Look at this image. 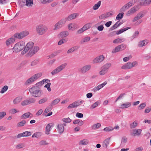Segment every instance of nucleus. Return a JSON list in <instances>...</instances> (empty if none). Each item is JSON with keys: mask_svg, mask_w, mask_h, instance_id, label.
Returning a JSON list of instances; mask_svg holds the SVG:
<instances>
[{"mask_svg": "<svg viewBox=\"0 0 151 151\" xmlns=\"http://www.w3.org/2000/svg\"><path fill=\"white\" fill-rule=\"evenodd\" d=\"M34 44L32 42H28L25 46L24 49L21 52L22 55L25 54L29 50V52L27 54V55L28 57H31L36 53L39 50L38 47H34Z\"/></svg>", "mask_w": 151, "mask_h": 151, "instance_id": "f257e3e1", "label": "nucleus"}, {"mask_svg": "<svg viewBox=\"0 0 151 151\" xmlns=\"http://www.w3.org/2000/svg\"><path fill=\"white\" fill-rule=\"evenodd\" d=\"M30 94L35 97H40L42 94L40 87L37 86H34L29 89Z\"/></svg>", "mask_w": 151, "mask_h": 151, "instance_id": "f03ea898", "label": "nucleus"}, {"mask_svg": "<svg viewBox=\"0 0 151 151\" xmlns=\"http://www.w3.org/2000/svg\"><path fill=\"white\" fill-rule=\"evenodd\" d=\"M25 46V43L23 41H21L16 43L12 49L13 52H18L22 50Z\"/></svg>", "mask_w": 151, "mask_h": 151, "instance_id": "7ed1b4c3", "label": "nucleus"}, {"mask_svg": "<svg viewBox=\"0 0 151 151\" xmlns=\"http://www.w3.org/2000/svg\"><path fill=\"white\" fill-rule=\"evenodd\" d=\"M48 30L47 26L42 24H40L36 27V32L40 35H42L45 33Z\"/></svg>", "mask_w": 151, "mask_h": 151, "instance_id": "20e7f679", "label": "nucleus"}, {"mask_svg": "<svg viewBox=\"0 0 151 151\" xmlns=\"http://www.w3.org/2000/svg\"><path fill=\"white\" fill-rule=\"evenodd\" d=\"M111 66V64L110 63H107L103 65L101 68V70L99 72V74L102 76L106 74Z\"/></svg>", "mask_w": 151, "mask_h": 151, "instance_id": "39448f33", "label": "nucleus"}, {"mask_svg": "<svg viewBox=\"0 0 151 151\" xmlns=\"http://www.w3.org/2000/svg\"><path fill=\"white\" fill-rule=\"evenodd\" d=\"M67 65V64L65 63L59 65L51 72L52 75L53 76L61 72L65 68Z\"/></svg>", "mask_w": 151, "mask_h": 151, "instance_id": "423d86ee", "label": "nucleus"}, {"mask_svg": "<svg viewBox=\"0 0 151 151\" xmlns=\"http://www.w3.org/2000/svg\"><path fill=\"white\" fill-rule=\"evenodd\" d=\"M66 22L64 18L58 21L54 26L53 30H55L61 28L65 24Z\"/></svg>", "mask_w": 151, "mask_h": 151, "instance_id": "0eeeda50", "label": "nucleus"}, {"mask_svg": "<svg viewBox=\"0 0 151 151\" xmlns=\"http://www.w3.org/2000/svg\"><path fill=\"white\" fill-rule=\"evenodd\" d=\"M91 68V65L88 64L83 66L78 69V71L82 74H85L90 70Z\"/></svg>", "mask_w": 151, "mask_h": 151, "instance_id": "6e6552de", "label": "nucleus"}, {"mask_svg": "<svg viewBox=\"0 0 151 151\" xmlns=\"http://www.w3.org/2000/svg\"><path fill=\"white\" fill-rule=\"evenodd\" d=\"M126 48V46L124 44H122L119 45L113 49L111 52L114 53L118 52H121L124 50Z\"/></svg>", "mask_w": 151, "mask_h": 151, "instance_id": "1a4fd4ad", "label": "nucleus"}, {"mask_svg": "<svg viewBox=\"0 0 151 151\" xmlns=\"http://www.w3.org/2000/svg\"><path fill=\"white\" fill-rule=\"evenodd\" d=\"M29 34L28 31H25L19 33H16L14 35V37L15 38L19 39H21Z\"/></svg>", "mask_w": 151, "mask_h": 151, "instance_id": "9d476101", "label": "nucleus"}, {"mask_svg": "<svg viewBox=\"0 0 151 151\" xmlns=\"http://www.w3.org/2000/svg\"><path fill=\"white\" fill-rule=\"evenodd\" d=\"M134 4L133 1L131 0L127 4L124 5L120 9L121 12H124L128 9L131 6Z\"/></svg>", "mask_w": 151, "mask_h": 151, "instance_id": "9b49d317", "label": "nucleus"}, {"mask_svg": "<svg viewBox=\"0 0 151 151\" xmlns=\"http://www.w3.org/2000/svg\"><path fill=\"white\" fill-rule=\"evenodd\" d=\"M84 102L83 100H80L76 101L72 104H70L68 107V109L76 108L81 105L82 103Z\"/></svg>", "mask_w": 151, "mask_h": 151, "instance_id": "f8f14e48", "label": "nucleus"}, {"mask_svg": "<svg viewBox=\"0 0 151 151\" xmlns=\"http://www.w3.org/2000/svg\"><path fill=\"white\" fill-rule=\"evenodd\" d=\"M66 125V124L64 123L63 124L59 123L57 125V129L59 134H62L64 132L65 129L64 126H65Z\"/></svg>", "mask_w": 151, "mask_h": 151, "instance_id": "ddd939ff", "label": "nucleus"}, {"mask_svg": "<svg viewBox=\"0 0 151 151\" xmlns=\"http://www.w3.org/2000/svg\"><path fill=\"white\" fill-rule=\"evenodd\" d=\"M138 9V6L137 5L135 6L130 9L127 12L126 15L127 16H129L131 15H132L137 11Z\"/></svg>", "mask_w": 151, "mask_h": 151, "instance_id": "4468645a", "label": "nucleus"}, {"mask_svg": "<svg viewBox=\"0 0 151 151\" xmlns=\"http://www.w3.org/2000/svg\"><path fill=\"white\" fill-rule=\"evenodd\" d=\"M105 57L103 55L98 56L94 59L93 62L94 63H97L102 62L104 59Z\"/></svg>", "mask_w": 151, "mask_h": 151, "instance_id": "2eb2a0df", "label": "nucleus"}, {"mask_svg": "<svg viewBox=\"0 0 151 151\" xmlns=\"http://www.w3.org/2000/svg\"><path fill=\"white\" fill-rule=\"evenodd\" d=\"M79 16V14L77 13H75L70 14L68 17L64 18L65 20V22L66 21H69L71 20L75 19Z\"/></svg>", "mask_w": 151, "mask_h": 151, "instance_id": "dca6fc26", "label": "nucleus"}, {"mask_svg": "<svg viewBox=\"0 0 151 151\" xmlns=\"http://www.w3.org/2000/svg\"><path fill=\"white\" fill-rule=\"evenodd\" d=\"M144 12L142 11L138 13L134 18L132 21V22H134L142 18L144 16V14H143Z\"/></svg>", "mask_w": 151, "mask_h": 151, "instance_id": "f3484780", "label": "nucleus"}, {"mask_svg": "<svg viewBox=\"0 0 151 151\" xmlns=\"http://www.w3.org/2000/svg\"><path fill=\"white\" fill-rule=\"evenodd\" d=\"M31 132H30L25 131L22 133L19 134L17 136V138H19L22 137H28L31 135Z\"/></svg>", "mask_w": 151, "mask_h": 151, "instance_id": "a211bd4d", "label": "nucleus"}, {"mask_svg": "<svg viewBox=\"0 0 151 151\" xmlns=\"http://www.w3.org/2000/svg\"><path fill=\"white\" fill-rule=\"evenodd\" d=\"M107 83V81H106L101 84L95 87L93 89V91L94 92L99 91L101 88H103Z\"/></svg>", "mask_w": 151, "mask_h": 151, "instance_id": "6ab92c4d", "label": "nucleus"}, {"mask_svg": "<svg viewBox=\"0 0 151 151\" xmlns=\"http://www.w3.org/2000/svg\"><path fill=\"white\" fill-rule=\"evenodd\" d=\"M142 130L139 129H135L133 130V132L131 134V135L133 136H139L141 134Z\"/></svg>", "mask_w": 151, "mask_h": 151, "instance_id": "aec40b11", "label": "nucleus"}, {"mask_svg": "<svg viewBox=\"0 0 151 151\" xmlns=\"http://www.w3.org/2000/svg\"><path fill=\"white\" fill-rule=\"evenodd\" d=\"M151 3V0H140L139 4L141 6H147Z\"/></svg>", "mask_w": 151, "mask_h": 151, "instance_id": "412c9836", "label": "nucleus"}, {"mask_svg": "<svg viewBox=\"0 0 151 151\" xmlns=\"http://www.w3.org/2000/svg\"><path fill=\"white\" fill-rule=\"evenodd\" d=\"M132 64L130 62H128L122 65L121 68L122 69H130L132 68Z\"/></svg>", "mask_w": 151, "mask_h": 151, "instance_id": "4be33fe9", "label": "nucleus"}, {"mask_svg": "<svg viewBox=\"0 0 151 151\" xmlns=\"http://www.w3.org/2000/svg\"><path fill=\"white\" fill-rule=\"evenodd\" d=\"M53 126V124L52 123L48 124L46 127V131L45 133L47 134H50L49 132L51 130V127Z\"/></svg>", "mask_w": 151, "mask_h": 151, "instance_id": "5701e85b", "label": "nucleus"}, {"mask_svg": "<svg viewBox=\"0 0 151 151\" xmlns=\"http://www.w3.org/2000/svg\"><path fill=\"white\" fill-rule=\"evenodd\" d=\"M68 29L70 30H74L76 28V25L75 23H71L68 24Z\"/></svg>", "mask_w": 151, "mask_h": 151, "instance_id": "b1692460", "label": "nucleus"}, {"mask_svg": "<svg viewBox=\"0 0 151 151\" xmlns=\"http://www.w3.org/2000/svg\"><path fill=\"white\" fill-rule=\"evenodd\" d=\"M32 116V115L30 112H27L25 113L22 116H21L20 118L21 119H26L27 118H28L29 116Z\"/></svg>", "mask_w": 151, "mask_h": 151, "instance_id": "393cba45", "label": "nucleus"}, {"mask_svg": "<svg viewBox=\"0 0 151 151\" xmlns=\"http://www.w3.org/2000/svg\"><path fill=\"white\" fill-rule=\"evenodd\" d=\"M89 143V140L87 139H84L81 140L79 142V145H88Z\"/></svg>", "mask_w": 151, "mask_h": 151, "instance_id": "a878e982", "label": "nucleus"}, {"mask_svg": "<svg viewBox=\"0 0 151 151\" xmlns=\"http://www.w3.org/2000/svg\"><path fill=\"white\" fill-rule=\"evenodd\" d=\"M15 41V39L13 38H10L7 39L6 41V44L7 46H8L13 43Z\"/></svg>", "mask_w": 151, "mask_h": 151, "instance_id": "bb28decb", "label": "nucleus"}, {"mask_svg": "<svg viewBox=\"0 0 151 151\" xmlns=\"http://www.w3.org/2000/svg\"><path fill=\"white\" fill-rule=\"evenodd\" d=\"M60 98H59L55 99L51 102L50 106L51 107L53 106L58 104L60 101Z\"/></svg>", "mask_w": 151, "mask_h": 151, "instance_id": "cd10ccee", "label": "nucleus"}, {"mask_svg": "<svg viewBox=\"0 0 151 151\" xmlns=\"http://www.w3.org/2000/svg\"><path fill=\"white\" fill-rule=\"evenodd\" d=\"M131 105V104L129 102H127L126 103L122 104L120 106V108L121 109H124L130 107Z\"/></svg>", "mask_w": 151, "mask_h": 151, "instance_id": "c85d7f7f", "label": "nucleus"}, {"mask_svg": "<svg viewBox=\"0 0 151 151\" xmlns=\"http://www.w3.org/2000/svg\"><path fill=\"white\" fill-rule=\"evenodd\" d=\"M110 139V137L108 138H106L104 141L103 143V146L104 147L106 148H107V146L109 144Z\"/></svg>", "mask_w": 151, "mask_h": 151, "instance_id": "c756f323", "label": "nucleus"}, {"mask_svg": "<svg viewBox=\"0 0 151 151\" xmlns=\"http://www.w3.org/2000/svg\"><path fill=\"white\" fill-rule=\"evenodd\" d=\"M35 81L33 78L32 76L29 78L25 82L24 84L26 85H27L29 84H31Z\"/></svg>", "mask_w": 151, "mask_h": 151, "instance_id": "7c9ffc66", "label": "nucleus"}, {"mask_svg": "<svg viewBox=\"0 0 151 151\" xmlns=\"http://www.w3.org/2000/svg\"><path fill=\"white\" fill-rule=\"evenodd\" d=\"M25 5L28 7H32L33 5V0H25Z\"/></svg>", "mask_w": 151, "mask_h": 151, "instance_id": "2f4dec72", "label": "nucleus"}, {"mask_svg": "<svg viewBox=\"0 0 151 151\" xmlns=\"http://www.w3.org/2000/svg\"><path fill=\"white\" fill-rule=\"evenodd\" d=\"M68 35L69 33L67 31L62 32L59 34L60 37L62 38L65 37L67 36Z\"/></svg>", "mask_w": 151, "mask_h": 151, "instance_id": "473e14b6", "label": "nucleus"}, {"mask_svg": "<svg viewBox=\"0 0 151 151\" xmlns=\"http://www.w3.org/2000/svg\"><path fill=\"white\" fill-rule=\"evenodd\" d=\"M73 123L75 124H78L80 126H81L83 124V122L82 120L77 119L74 120Z\"/></svg>", "mask_w": 151, "mask_h": 151, "instance_id": "72a5a7b5", "label": "nucleus"}, {"mask_svg": "<svg viewBox=\"0 0 151 151\" xmlns=\"http://www.w3.org/2000/svg\"><path fill=\"white\" fill-rule=\"evenodd\" d=\"M91 38L89 37H85L82 39L80 42V43L81 44H83L84 43L87 42L89 41Z\"/></svg>", "mask_w": 151, "mask_h": 151, "instance_id": "f704fd0d", "label": "nucleus"}, {"mask_svg": "<svg viewBox=\"0 0 151 151\" xmlns=\"http://www.w3.org/2000/svg\"><path fill=\"white\" fill-rule=\"evenodd\" d=\"M25 145L23 143L18 144L15 146V148L17 149H20L25 147Z\"/></svg>", "mask_w": 151, "mask_h": 151, "instance_id": "c9c22d12", "label": "nucleus"}, {"mask_svg": "<svg viewBox=\"0 0 151 151\" xmlns=\"http://www.w3.org/2000/svg\"><path fill=\"white\" fill-rule=\"evenodd\" d=\"M120 25V23H119V21L116 22L114 25L112 26L109 29L110 31H112L117 28V27Z\"/></svg>", "mask_w": 151, "mask_h": 151, "instance_id": "e433bc0d", "label": "nucleus"}, {"mask_svg": "<svg viewBox=\"0 0 151 151\" xmlns=\"http://www.w3.org/2000/svg\"><path fill=\"white\" fill-rule=\"evenodd\" d=\"M26 123V122L25 120H23L19 122L17 124V127H21L24 126Z\"/></svg>", "mask_w": 151, "mask_h": 151, "instance_id": "4c0bfd02", "label": "nucleus"}, {"mask_svg": "<svg viewBox=\"0 0 151 151\" xmlns=\"http://www.w3.org/2000/svg\"><path fill=\"white\" fill-rule=\"evenodd\" d=\"M42 74L41 73H39L34 75L32 76V77L35 80V81L40 78V77H41L42 76Z\"/></svg>", "mask_w": 151, "mask_h": 151, "instance_id": "58836bf2", "label": "nucleus"}, {"mask_svg": "<svg viewBox=\"0 0 151 151\" xmlns=\"http://www.w3.org/2000/svg\"><path fill=\"white\" fill-rule=\"evenodd\" d=\"M124 40L121 38H118L114 40L113 42L114 43L116 44L121 43L124 41Z\"/></svg>", "mask_w": 151, "mask_h": 151, "instance_id": "ea45409f", "label": "nucleus"}, {"mask_svg": "<svg viewBox=\"0 0 151 151\" xmlns=\"http://www.w3.org/2000/svg\"><path fill=\"white\" fill-rule=\"evenodd\" d=\"M101 3V1H99L98 2L95 4L93 7V9L94 10H96L98 9L99 7L100 6Z\"/></svg>", "mask_w": 151, "mask_h": 151, "instance_id": "a19ab883", "label": "nucleus"}, {"mask_svg": "<svg viewBox=\"0 0 151 151\" xmlns=\"http://www.w3.org/2000/svg\"><path fill=\"white\" fill-rule=\"evenodd\" d=\"M147 44V41L146 40H144L139 42L138 45L139 47H142L146 45Z\"/></svg>", "mask_w": 151, "mask_h": 151, "instance_id": "79ce46f5", "label": "nucleus"}, {"mask_svg": "<svg viewBox=\"0 0 151 151\" xmlns=\"http://www.w3.org/2000/svg\"><path fill=\"white\" fill-rule=\"evenodd\" d=\"M101 126V124L98 123L95 124L91 126L92 129L93 130H96L99 128Z\"/></svg>", "mask_w": 151, "mask_h": 151, "instance_id": "37998d69", "label": "nucleus"}, {"mask_svg": "<svg viewBox=\"0 0 151 151\" xmlns=\"http://www.w3.org/2000/svg\"><path fill=\"white\" fill-rule=\"evenodd\" d=\"M130 28H131L130 27H127L123 29H121L119 30L118 31H117L116 34L117 35H119V34L123 32L124 31H125L129 29Z\"/></svg>", "mask_w": 151, "mask_h": 151, "instance_id": "c03bdc74", "label": "nucleus"}, {"mask_svg": "<svg viewBox=\"0 0 151 151\" xmlns=\"http://www.w3.org/2000/svg\"><path fill=\"white\" fill-rule=\"evenodd\" d=\"M42 135V133L41 132H36L34 133L32 136V138L36 137L38 138Z\"/></svg>", "mask_w": 151, "mask_h": 151, "instance_id": "a18cd8bd", "label": "nucleus"}, {"mask_svg": "<svg viewBox=\"0 0 151 151\" xmlns=\"http://www.w3.org/2000/svg\"><path fill=\"white\" fill-rule=\"evenodd\" d=\"M21 101V99L19 97H17L13 101L14 104H19Z\"/></svg>", "mask_w": 151, "mask_h": 151, "instance_id": "49530a36", "label": "nucleus"}, {"mask_svg": "<svg viewBox=\"0 0 151 151\" xmlns=\"http://www.w3.org/2000/svg\"><path fill=\"white\" fill-rule=\"evenodd\" d=\"M139 34V32L138 31L135 32L133 35L130 37V40H132L134 39L138 36Z\"/></svg>", "mask_w": 151, "mask_h": 151, "instance_id": "de8ad7c7", "label": "nucleus"}, {"mask_svg": "<svg viewBox=\"0 0 151 151\" xmlns=\"http://www.w3.org/2000/svg\"><path fill=\"white\" fill-rule=\"evenodd\" d=\"M62 121L64 122L69 123L71 122L72 120L69 117H68L62 119Z\"/></svg>", "mask_w": 151, "mask_h": 151, "instance_id": "09e8293b", "label": "nucleus"}, {"mask_svg": "<svg viewBox=\"0 0 151 151\" xmlns=\"http://www.w3.org/2000/svg\"><path fill=\"white\" fill-rule=\"evenodd\" d=\"M47 97H44L40 99L38 101V103L39 104H41L46 102L47 100Z\"/></svg>", "mask_w": 151, "mask_h": 151, "instance_id": "8fccbe9b", "label": "nucleus"}, {"mask_svg": "<svg viewBox=\"0 0 151 151\" xmlns=\"http://www.w3.org/2000/svg\"><path fill=\"white\" fill-rule=\"evenodd\" d=\"M138 125V123L136 121H134L130 124V127L131 129L135 128Z\"/></svg>", "mask_w": 151, "mask_h": 151, "instance_id": "3c124183", "label": "nucleus"}, {"mask_svg": "<svg viewBox=\"0 0 151 151\" xmlns=\"http://www.w3.org/2000/svg\"><path fill=\"white\" fill-rule=\"evenodd\" d=\"M124 13L123 12H121L119 13L117 16L116 19L117 20H119L122 18L123 17V15Z\"/></svg>", "mask_w": 151, "mask_h": 151, "instance_id": "603ef678", "label": "nucleus"}, {"mask_svg": "<svg viewBox=\"0 0 151 151\" xmlns=\"http://www.w3.org/2000/svg\"><path fill=\"white\" fill-rule=\"evenodd\" d=\"M53 0H40V1L42 4H47L52 2Z\"/></svg>", "mask_w": 151, "mask_h": 151, "instance_id": "864d4df0", "label": "nucleus"}, {"mask_svg": "<svg viewBox=\"0 0 151 151\" xmlns=\"http://www.w3.org/2000/svg\"><path fill=\"white\" fill-rule=\"evenodd\" d=\"M8 87L7 86H4L1 89V90L0 91V93H4L5 91H6L8 89Z\"/></svg>", "mask_w": 151, "mask_h": 151, "instance_id": "5fc2aeb1", "label": "nucleus"}, {"mask_svg": "<svg viewBox=\"0 0 151 151\" xmlns=\"http://www.w3.org/2000/svg\"><path fill=\"white\" fill-rule=\"evenodd\" d=\"M146 104L145 103H142L138 107V109L139 110L143 109L146 106Z\"/></svg>", "mask_w": 151, "mask_h": 151, "instance_id": "6e6d98bb", "label": "nucleus"}, {"mask_svg": "<svg viewBox=\"0 0 151 151\" xmlns=\"http://www.w3.org/2000/svg\"><path fill=\"white\" fill-rule=\"evenodd\" d=\"M19 112V111L15 109H12L9 111V113L11 114H14Z\"/></svg>", "mask_w": 151, "mask_h": 151, "instance_id": "4d7b16f0", "label": "nucleus"}, {"mask_svg": "<svg viewBox=\"0 0 151 151\" xmlns=\"http://www.w3.org/2000/svg\"><path fill=\"white\" fill-rule=\"evenodd\" d=\"M51 83H47V84L45 85L44 87L46 88L49 91H50L51 89L50 87Z\"/></svg>", "mask_w": 151, "mask_h": 151, "instance_id": "13d9d810", "label": "nucleus"}, {"mask_svg": "<svg viewBox=\"0 0 151 151\" xmlns=\"http://www.w3.org/2000/svg\"><path fill=\"white\" fill-rule=\"evenodd\" d=\"M45 79H43L41 81L37 83L35 86H37L40 87V86H42L44 83Z\"/></svg>", "mask_w": 151, "mask_h": 151, "instance_id": "bf43d9fd", "label": "nucleus"}, {"mask_svg": "<svg viewBox=\"0 0 151 151\" xmlns=\"http://www.w3.org/2000/svg\"><path fill=\"white\" fill-rule=\"evenodd\" d=\"M91 26V24L90 23H88L85 25L83 27V28L85 31L89 28Z\"/></svg>", "mask_w": 151, "mask_h": 151, "instance_id": "052dcab7", "label": "nucleus"}, {"mask_svg": "<svg viewBox=\"0 0 151 151\" xmlns=\"http://www.w3.org/2000/svg\"><path fill=\"white\" fill-rule=\"evenodd\" d=\"M21 104V105L23 106H25V105H26L29 104V101H28V99H27L26 100H25L23 101H22Z\"/></svg>", "mask_w": 151, "mask_h": 151, "instance_id": "680f3d73", "label": "nucleus"}, {"mask_svg": "<svg viewBox=\"0 0 151 151\" xmlns=\"http://www.w3.org/2000/svg\"><path fill=\"white\" fill-rule=\"evenodd\" d=\"M99 102L98 101H97L93 103L92 104L90 108L91 109H93L95 108L96 107H97L99 104Z\"/></svg>", "mask_w": 151, "mask_h": 151, "instance_id": "e2e57ef3", "label": "nucleus"}, {"mask_svg": "<svg viewBox=\"0 0 151 151\" xmlns=\"http://www.w3.org/2000/svg\"><path fill=\"white\" fill-rule=\"evenodd\" d=\"M104 130L107 132H109L113 130V127H106L104 128Z\"/></svg>", "mask_w": 151, "mask_h": 151, "instance_id": "0e129e2a", "label": "nucleus"}, {"mask_svg": "<svg viewBox=\"0 0 151 151\" xmlns=\"http://www.w3.org/2000/svg\"><path fill=\"white\" fill-rule=\"evenodd\" d=\"M39 144L40 146L46 145L48 144V143H47L46 141L45 140L41 141Z\"/></svg>", "mask_w": 151, "mask_h": 151, "instance_id": "69168bd1", "label": "nucleus"}, {"mask_svg": "<svg viewBox=\"0 0 151 151\" xmlns=\"http://www.w3.org/2000/svg\"><path fill=\"white\" fill-rule=\"evenodd\" d=\"M6 115V113L5 112L3 111L0 112V120L3 118Z\"/></svg>", "mask_w": 151, "mask_h": 151, "instance_id": "338daca9", "label": "nucleus"}, {"mask_svg": "<svg viewBox=\"0 0 151 151\" xmlns=\"http://www.w3.org/2000/svg\"><path fill=\"white\" fill-rule=\"evenodd\" d=\"M29 104L31 103H34L36 101V99L34 98L28 99Z\"/></svg>", "mask_w": 151, "mask_h": 151, "instance_id": "774afa93", "label": "nucleus"}]
</instances>
